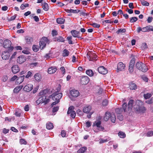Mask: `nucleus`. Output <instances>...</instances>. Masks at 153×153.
Wrapping results in <instances>:
<instances>
[{
  "label": "nucleus",
  "instance_id": "1",
  "mask_svg": "<svg viewBox=\"0 0 153 153\" xmlns=\"http://www.w3.org/2000/svg\"><path fill=\"white\" fill-rule=\"evenodd\" d=\"M109 119L112 123H115L116 119L115 115L114 113L111 114L109 112H106L104 117V120L107 121Z\"/></svg>",
  "mask_w": 153,
  "mask_h": 153
},
{
  "label": "nucleus",
  "instance_id": "2",
  "mask_svg": "<svg viewBox=\"0 0 153 153\" xmlns=\"http://www.w3.org/2000/svg\"><path fill=\"white\" fill-rule=\"evenodd\" d=\"M60 88H59L57 89V91L56 92L50 96V97H51L53 100H59L62 98V93H59Z\"/></svg>",
  "mask_w": 153,
  "mask_h": 153
},
{
  "label": "nucleus",
  "instance_id": "3",
  "mask_svg": "<svg viewBox=\"0 0 153 153\" xmlns=\"http://www.w3.org/2000/svg\"><path fill=\"white\" fill-rule=\"evenodd\" d=\"M49 40L46 37H42L39 42V45L41 49H43L46 46L47 44H49Z\"/></svg>",
  "mask_w": 153,
  "mask_h": 153
},
{
  "label": "nucleus",
  "instance_id": "4",
  "mask_svg": "<svg viewBox=\"0 0 153 153\" xmlns=\"http://www.w3.org/2000/svg\"><path fill=\"white\" fill-rule=\"evenodd\" d=\"M49 101V99L47 98L45 96H43L40 97L36 101V103L39 105L40 103H44L45 105L48 103Z\"/></svg>",
  "mask_w": 153,
  "mask_h": 153
},
{
  "label": "nucleus",
  "instance_id": "5",
  "mask_svg": "<svg viewBox=\"0 0 153 153\" xmlns=\"http://www.w3.org/2000/svg\"><path fill=\"white\" fill-rule=\"evenodd\" d=\"M87 58L90 61H94L97 60V56L94 53L89 52L87 53Z\"/></svg>",
  "mask_w": 153,
  "mask_h": 153
},
{
  "label": "nucleus",
  "instance_id": "6",
  "mask_svg": "<svg viewBox=\"0 0 153 153\" xmlns=\"http://www.w3.org/2000/svg\"><path fill=\"white\" fill-rule=\"evenodd\" d=\"M74 107L73 106H70L69 108L67 111V114H70V116L73 118H75L76 115V112L74 110Z\"/></svg>",
  "mask_w": 153,
  "mask_h": 153
},
{
  "label": "nucleus",
  "instance_id": "7",
  "mask_svg": "<svg viewBox=\"0 0 153 153\" xmlns=\"http://www.w3.org/2000/svg\"><path fill=\"white\" fill-rule=\"evenodd\" d=\"M90 80L89 77L87 76H82L80 79V83L82 85L87 84Z\"/></svg>",
  "mask_w": 153,
  "mask_h": 153
},
{
  "label": "nucleus",
  "instance_id": "8",
  "mask_svg": "<svg viewBox=\"0 0 153 153\" xmlns=\"http://www.w3.org/2000/svg\"><path fill=\"white\" fill-rule=\"evenodd\" d=\"M71 33L72 34V36L75 38H77L80 39H83L80 35V32L76 30H72L71 31Z\"/></svg>",
  "mask_w": 153,
  "mask_h": 153
},
{
  "label": "nucleus",
  "instance_id": "9",
  "mask_svg": "<svg viewBox=\"0 0 153 153\" xmlns=\"http://www.w3.org/2000/svg\"><path fill=\"white\" fill-rule=\"evenodd\" d=\"M99 73L102 74H105L108 73V71L104 66H101L98 68Z\"/></svg>",
  "mask_w": 153,
  "mask_h": 153
},
{
  "label": "nucleus",
  "instance_id": "10",
  "mask_svg": "<svg viewBox=\"0 0 153 153\" xmlns=\"http://www.w3.org/2000/svg\"><path fill=\"white\" fill-rule=\"evenodd\" d=\"M70 95L73 97H76L79 94V93L78 90L73 89L70 91Z\"/></svg>",
  "mask_w": 153,
  "mask_h": 153
},
{
  "label": "nucleus",
  "instance_id": "11",
  "mask_svg": "<svg viewBox=\"0 0 153 153\" xmlns=\"http://www.w3.org/2000/svg\"><path fill=\"white\" fill-rule=\"evenodd\" d=\"M26 58L22 55L19 56L17 59V62L19 64H22L25 61Z\"/></svg>",
  "mask_w": 153,
  "mask_h": 153
},
{
  "label": "nucleus",
  "instance_id": "12",
  "mask_svg": "<svg viewBox=\"0 0 153 153\" xmlns=\"http://www.w3.org/2000/svg\"><path fill=\"white\" fill-rule=\"evenodd\" d=\"M10 55V53L9 52L5 51L1 55L2 58L3 59L7 60L9 58Z\"/></svg>",
  "mask_w": 153,
  "mask_h": 153
},
{
  "label": "nucleus",
  "instance_id": "13",
  "mask_svg": "<svg viewBox=\"0 0 153 153\" xmlns=\"http://www.w3.org/2000/svg\"><path fill=\"white\" fill-rule=\"evenodd\" d=\"M11 45V41L8 39L5 40L3 42V47L5 48H10Z\"/></svg>",
  "mask_w": 153,
  "mask_h": 153
},
{
  "label": "nucleus",
  "instance_id": "14",
  "mask_svg": "<svg viewBox=\"0 0 153 153\" xmlns=\"http://www.w3.org/2000/svg\"><path fill=\"white\" fill-rule=\"evenodd\" d=\"M134 108L137 111L140 112H144L146 110V108L144 106L140 107L139 106L137 107H135L134 106Z\"/></svg>",
  "mask_w": 153,
  "mask_h": 153
},
{
  "label": "nucleus",
  "instance_id": "15",
  "mask_svg": "<svg viewBox=\"0 0 153 153\" xmlns=\"http://www.w3.org/2000/svg\"><path fill=\"white\" fill-rule=\"evenodd\" d=\"M33 87V85L32 84H28L24 87L23 89L26 91L29 92L32 89Z\"/></svg>",
  "mask_w": 153,
  "mask_h": 153
},
{
  "label": "nucleus",
  "instance_id": "16",
  "mask_svg": "<svg viewBox=\"0 0 153 153\" xmlns=\"http://www.w3.org/2000/svg\"><path fill=\"white\" fill-rule=\"evenodd\" d=\"M143 32L153 31V26L148 25L146 27H143Z\"/></svg>",
  "mask_w": 153,
  "mask_h": 153
},
{
  "label": "nucleus",
  "instance_id": "17",
  "mask_svg": "<svg viewBox=\"0 0 153 153\" xmlns=\"http://www.w3.org/2000/svg\"><path fill=\"white\" fill-rule=\"evenodd\" d=\"M125 65L123 64L122 62H120L117 65V70L119 71H122L125 69Z\"/></svg>",
  "mask_w": 153,
  "mask_h": 153
},
{
  "label": "nucleus",
  "instance_id": "18",
  "mask_svg": "<svg viewBox=\"0 0 153 153\" xmlns=\"http://www.w3.org/2000/svg\"><path fill=\"white\" fill-rule=\"evenodd\" d=\"M134 101L133 100H131L128 102V111H129V112H130L132 110L133 105L134 104Z\"/></svg>",
  "mask_w": 153,
  "mask_h": 153
},
{
  "label": "nucleus",
  "instance_id": "19",
  "mask_svg": "<svg viewBox=\"0 0 153 153\" xmlns=\"http://www.w3.org/2000/svg\"><path fill=\"white\" fill-rule=\"evenodd\" d=\"M101 122L100 121H98L95 122V125L98 128V129L100 131H102L104 130V127L101 126Z\"/></svg>",
  "mask_w": 153,
  "mask_h": 153
},
{
  "label": "nucleus",
  "instance_id": "20",
  "mask_svg": "<svg viewBox=\"0 0 153 153\" xmlns=\"http://www.w3.org/2000/svg\"><path fill=\"white\" fill-rule=\"evenodd\" d=\"M57 70L55 66L51 67L49 68L48 70V73L50 74L55 73Z\"/></svg>",
  "mask_w": 153,
  "mask_h": 153
},
{
  "label": "nucleus",
  "instance_id": "21",
  "mask_svg": "<svg viewBox=\"0 0 153 153\" xmlns=\"http://www.w3.org/2000/svg\"><path fill=\"white\" fill-rule=\"evenodd\" d=\"M12 70L14 74H16L19 71V68L17 65H14L13 66L12 68Z\"/></svg>",
  "mask_w": 153,
  "mask_h": 153
},
{
  "label": "nucleus",
  "instance_id": "22",
  "mask_svg": "<svg viewBox=\"0 0 153 153\" xmlns=\"http://www.w3.org/2000/svg\"><path fill=\"white\" fill-rule=\"evenodd\" d=\"M91 109V107L90 105H87L84 107L83 108V111L84 113H88Z\"/></svg>",
  "mask_w": 153,
  "mask_h": 153
},
{
  "label": "nucleus",
  "instance_id": "23",
  "mask_svg": "<svg viewBox=\"0 0 153 153\" xmlns=\"http://www.w3.org/2000/svg\"><path fill=\"white\" fill-rule=\"evenodd\" d=\"M24 77L25 76L24 75L19 77L16 81V83L18 84L22 83L24 81Z\"/></svg>",
  "mask_w": 153,
  "mask_h": 153
},
{
  "label": "nucleus",
  "instance_id": "24",
  "mask_svg": "<svg viewBox=\"0 0 153 153\" xmlns=\"http://www.w3.org/2000/svg\"><path fill=\"white\" fill-rule=\"evenodd\" d=\"M65 11L68 13H77L80 12V10H73L72 9L65 10Z\"/></svg>",
  "mask_w": 153,
  "mask_h": 153
},
{
  "label": "nucleus",
  "instance_id": "25",
  "mask_svg": "<svg viewBox=\"0 0 153 153\" xmlns=\"http://www.w3.org/2000/svg\"><path fill=\"white\" fill-rule=\"evenodd\" d=\"M23 85H20L14 88L13 90V92L16 93H18L23 88Z\"/></svg>",
  "mask_w": 153,
  "mask_h": 153
},
{
  "label": "nucleus",
  "instance_id": "26",
  "mask_svg": "<svg viewBox=\"0 0 153 153\" xmlns=\"http://www.w3.org/2000/svg\"><path fill=\"white\" fill-rule=\"evenodd\" d=\"M85 73L87 75L90 77L93 76L94 74V72L91 69L87 70Z\"/></svg>",
  "mask_w": 153,
  "mask_h": 153
},
{
  "label": "nucleus",
  "instance_id": "27",
  "mask_svg": "<svg viewBox=\"0 0 153 153\" xmlns=\"http://www.w3.org/2000/svg\"><path fill=\"white\" fill-rule=\"evenodd\" d=\"M42 7L43 9L45 11H47L48 10V4L46 2L42 4Z\"/></svg>",
  "mask_w": 153,
  "mask_h": 153
},
{
  "label": "nucleus",
  "instance_id": "28",
  "mask_svg": "<svg viewBox=\"0 0 153 153\" xmlns=\"http://www.w3.org/2000/svg\"><path fill=\"white\" fill-rule=\"evenodd\" d=\"M26 42L28 44H30L33 41V38L30 36H26L25 38Z\"/></svg>",
  "mask_w": 153,
  "mask_h": 153
},
{
  "label": "nucleus",
  "instance_id": "29",
  "mask_svg": "<svg viewBox=\"0 0 153 153\" xmlns=\"http://www.w3.org/2000/svg\"><path fill=\"white\" fill-rule=\"evenodd\" d=\"M127 107V103L124 102L123 103L122 105V108L123 109L124 112H127L128 113H130L129 111H128V108Z\"/></svg>",
  "mask_w": 153,
  "mask_h": 153
},
{
  "label": "nucleus",
  "instance_id": "30",
  "mask_svg": "<svg viewBox=\"0 0 153 153\" xmlns=\"http://www.w3.org/2000/svg\"><path fill=\"white\" fill-rule=\"evenodd\" d=\"M35 80L37 81H39L41 80L42 77L40 74H36L34 76Z\"/></svg>",
  "mask_w": 153,
  "mask_h": 153
},
{
  "label": "nucleus",
  "instance_id": "31",
  "mask_svg": "<svg viewBox=\"0 0 153 153\" xmlns=\"http://www.w3.org/2000/svg\"><path fill=\"white\" fill-rule=\"evenodd\" d=\"M129 88L131 90H133L136 89L137 87L135 84L131 82L129 84Z\"/></svg>",
  "mask_w": 153,
  "mask_h": 153
},
{
  "label": "nucleus",
  "instance_id": "32",
  "mask_svg": "<svg viewBox=\"0 0 153 153\" xmlns=\"http://www.w3.org/2000/svg\"><path fill=\"white\" fill-rule=\"evenodd\" d=\"M87 150V148L86 147H81L77 151V153H83Z\"/></svg>",
  "mask_w": 153,
  "mask_h": 153
},
{
  "label": "nucleus",
  "instance_id": "33",
  "mask_svg": "<svg viewBox=\"0 0 153 153\" xmlns=\"http://www.w3.org/2000/svg\"><path fill=\"white\" fill-rule=\"evenodd\" d=\"M65 21V19L62 18H58L56 19L57 22L59 24H62L64 23Z\"/></svg>",
  "mask_w": 153,
  "mask_h": 153
},
{
  "label": "nucleus",
  "instance_id": "34",
  "mask_svg": "<svg viewBox=\"0 0 153 153\" xmlns=\"http://www.w3.org/2000/svg\"><path fill=\"white\" fill-rule=\"evenodd\" d=\"M46 128L48 130L51 129L53 127V124L51 123H48L46 124Z\"/></svg>",
  "mask_w": 153,
  "mask_h": 153
},
{
  "label": "nucleus",
  "instance_id": "35",
  "mask_svg": "<svg viewBox=\"0 0 153 153\" xmlns=\"http://www.w3.org/2000/svg\"><path fill=\"white\" fill-rule=\"evenodd\" d=\"M153 94H151L148 93L146 94H144L143 95V97L146 100H147L150 98L152 96Z\"/></svg>",
  "mask_w": 153,
  "mask_h": 153
},
{
  "label": "nucleus",
  "instance_id": "36",
  "mask_svg": "<svg viewBox=\"0 0 153 153\" xmlns=\"http://www.w3.org/2000/svg\"><path fill=\"white\" fill-rule=\"evenodd\" d=\"M148 69L147 66L145 64H143V65L140 70L143 71V72H146Z\"/></svg>",
  "mask_w": 153,
  "mask_h": 153
},
{
  "label": "nucleus",
  "instance_id": "37",
  "mask_svg": "<svg viewBox=\"0 0 153 153\" xmlns=\"http://www.w3.org/2000/svg\"><path fill=\"white\" fill-rule=\"evenodd\" d=\"M143 64L142 62H138L136 65V68L139 70H140Z\"/></svg>",
  "mask_w": 153,
  "mask_h": 153
},
{
  "label": "nucleus",
  "instance_id": "38",
  "mask_svg": "<svg viewBox=\"0 0 153 153\" xmlns=\"http://www.w3.org/2000/svg\"><path fill=\"white\" fill-rule=\"evenodd\" d=\"M69 54V52L66 49H64L63 51L62 55L63 56H68Z\"/></svg>",
  "mask_w": 153,
  "mask_h": 153
},
{
  "label": "nucleus",
  "instance_id": "39",
  "mask_svg": "<svg viewBox=\"0 0 153 153\" xmlns=\"http://www.w3.org/2000/svg\"><path fill=\"white\" fill-rule=\"evenodd\" d=\"M126 31V30L125 29L120 28L117 31H116V33L117 34H121L123 33H125Z\"/></svg>",
  "mask_w": 153,
  "mask_h": 153
},
{
  "label": "nucleus",
  "instance_id": "40",
  "mask_svg": "<svg viewBox=\"0 0 153 153\" xmlns=\"http://www.w3.org/2000/svg\"><path fill=\"white\" fill-rule=\"evenodd\" d=\"M56 40L58 42H64L65 41L64 39L62 36H59L56 38Z\"/></svg>",
  "mask_w": 153,
  "mask_h": 153
},
{
  "label": "nucleus",
  "instance_id": "41",
  "mask_svg": "<svg viewBox=\"0 0 153 153\" xmlns=\"http://www.w3.org/2000/svg\"><path fill=\"white\" fill-rule=\"evenodd\" d=\"M118 136L121 138H124L126 137V134L125 133L122 132L120 131L118 133Z\"/></svg>",
  "mask_w": 153,
  "mask_h": 153
},
{
  "label": "nucleus",
  "instance_id": "42",
  "mask_svg": "<svg viewBox=\"0 0 153 153\" xmlns=\"http://www.w3.org/2000/svg\"><path fill=\"white\" fill-rule=\"evenodd\" d=\"M48 92V91L47 89H44L40 91L39 94L40 95H42L46 94Z\"/></svg>",
  "mask_w": 153,
  "mask_h": 153
},
{
  "label": "nucleus",
  "instance_id": "43",
  "mask_svg": "<svg viewBox=\"0 0 153 153\" xmlns=\"http://www.w3.org/2000/svg\"><path fill=\"white\" fill-rule=\"evenodd\" d=\"M135 60V58H133L130 61L129 66L134 67V65Z\"/></svg>",
  "mask_w": 153,
  "mask_h": 153
},
{
  "label": "nucleus",
  "instance_id": "44",
  "mask_svg": "<svg viewBox=\"0 0 153 153\" xmlns=\"http://www.w3.org/2000/svg\"><path fill=\"white\" fill-rule=\"evenodd\" d=\"M138 20L137 17H133L130 18V22L131 23H134L136 22Z\"/></svg>",
  "mask_w": 153,
  "mask_h": 153
},
{
  "label": "nucleus",
  "instance_id": "45",
  "mask_svg": "<svg viewBox=\"0 0 153 153\" xmlns=\"http://www.w3.org/2000/svg\"><path fill=\"white\" fill-rule=\"evenodd\" d=\"M39 46H38L33 45V50L35 52H37L38 51L39 49Z\"/></svg>",
  "mask_w": 153,
  "mask_h": 153
},
{
  "label": "nucleus",
  "instance_id": "46",
  "mask_svg": "<svg viewBox=\"0 0 153 153\" xmlns=\"http://www.w3.org/2000/svg\"><path fill=\"white\" fill-rule=\"evenodd\" d=\"M141 2L143 5L148 6L149 5V3L144 0H141Z\"/></svg>",
  "mask_w": 153,
  "mask_h": 153
},
{
  "label": "nucleus",
  "instance_id": "47",
  "mask_svg": "<svg viewBox=\"0 0 153 153\" xmlns=\"http://www.w3.org/2000/svg\"><path fill=\"white\" fill-rule=\"evenodd\" d=\"M110 140L109 138L108 137L107 139H102L100 140V143H104L107 142Z\"/></svg>",
  "mask_w": 153,
  "mask_h": 153
},
{
  "label": "nucleus",
  "instance_id": "48",
  "mask_svg": "<svg viewBox=\"0 0 153 153\" xmlns=\"http://www.w3.org/2000/svg\"><path fill=\"white\" fill-rule=\"evenodd\" d=\"M153 135V131L151 130L149 131L146 134V136L148 137H151Z\"/></svg>",
  "mask_w": 153,
  "mask_h": 153
},
{
  "label": "nucleus",
  "instance_id": "49",
  "mask_svg": "<svg viewBox=\"0 0 153 153\" xmlns=\"http://www.w3.org/2000/svg\"><path fill=\"white\" fill-rule=\"evenodd\" d=\"M29 4H21L20 8L22 10H24L25 7H28Z\"/></svg>",
  "mask_w": 153,
  "mask_h": 153
},
{
  "label": "nucleus",
  "instance_id": "50",
  "mask_svg": "<svg viewBox=\"0 0 153 153\" xmlns=\"http://www.w3.org/2000/svg\"><path fill=\"white\" fill-rule=\"evenodd\" d=\"M145 102L149 104H152L153 103V97L151 98L150 99L145 101Z\"/></svg>",
  "mask_w": 153,
  "mask_h": 153
},
{
  "label": "nucleus",
  "instance_id": "51",
  "mask_svg": "<svg viewBox=\"0 0 153 153\" xmlns=\"http://www.w3.org/2000/svg\"><path fill=\"white\" fill-rule=\"evenodd\" d=\"M67 39L68 41V42L70 44H73V42L72 41V37L71 36H68L67 37Z\"/></svg>",
  "mask_w": 153,
  "mask_h": 153
},
{
  "label": "nucleus",
  "instance_id": "52",
  "mask_svg": "<svg viewBox=\"0 0 153 153\" xmlns=\"http://www.w3.org/2000/svg\"><path fill=\"white\" fill-rule=\"evenodd\" d=\"M20 143L21 144H27L26 141L25 140L21 139L20 140Z\"/></svg>",
  "mask_w": 153,
  "mask_h": 153
},
{
  "label": "nucleus",
  "instance_id": "53",
  "mask_svg": "<svg viewBox=\"0 0 153 153\" xmlns=\"http://www.w3.org/2000/svg\"><path fill=\"white\" fill-rule=\"evenodd\" d=\"M61 134L62 137H65L66 136V132L64 130H62L61 131Z\"/></svg>",
  "mask_w": 153,
  "mask_h": 153
},
{
  "label": "nucleus",
  "instance_id": "54",
  "mask_svg": "<svg viewBox=\"0 0 153 153\" xmlns=\"http://www.w3.org/2000/svg\"><path fill=\"white\" fill-rule=\"evenodd\" d=\"M117 118L120 120V121L123 120V116L120 114H119L117 116Z\"/></svg>",
  "mask_w": 153,
  "mask_h": 153
},
{
  "label": "nucleus",
  "instance_id": "55",
  "mask_svg": "<svg viewBox=\"0 0 153 153\" xmlns=\"http://www.w3.org/2000/svg\"><path fill=\"white\" fill-rule=\"evenodd\" d=\"M153 19V18L152 17L149 16L148 17L147 21L148 23H150L152 22Z\"/></svg>",
  "mask_w": 153,
  "mask_h": 153
},
{
  "label": "nucleus",
  "instance_id": "56",
  "mask_svg": "<svg viewBox=\"0 0 153 153\" xmlns=\"http://www.w3.org/2000/svg\"><path fill=\"white\" fill-rule=\"evenodd\" d=\"M59 108V107L56 106V107H54L52 110V111L53 113L55 112L58 111Z\"/></svg>",
  "mask_w": 153,
  "mask_h": 153
},
{
  "label": "nucleus",
  "instance_id": "57",
  "mask_svg": "<svg viewBox=\"0 0 153 153\" xmlns=\"http://www.w3.org/2000/svg\"><path fill=\"white\" fill-rule=\"evenodd\" d=\"M108 104V101L106 100H104L102 102V105L103 106H106Z\"/></svg>",
  "mask_w": 153,
  "mask_h": 153
},
{
  "label": "nucleus",
  "instance_id": "58",
  "mask_svg": "<svg viewBox=\"0 0 153 153\" xmlns=\"http://www.w3.org/2000/svg\"><path fill=\"white\" fill-rule=\"evenodd\" d=\"M142 78L145 82H147L148 81V79L145 76H142Z\"/></svg>",
  "mask_w": 153,
  "mask_h": 153
},
{
  "label": "nucleus",
  "instance_id": "59",
  "mask_svg": "<svg viewBox=\"0 0 153 153\" xmlns=\"http://www.w3.org/2000/svg\"><path fill=\"white\" fill-rule=\"evenodd\" d=\"M92 26L94 27L99 28L100 27V25L96 23H94L92 24Z\"/></svg>",
  "mask_w": 153,
  "mask_h": 153
},
{
  "label": "nucleus",
  "instance_id": "60",
  "mask_svg": "<svg viewBox=\"0 0 153 153\" xmlns=\"http://www.w3.org/2000/svg\"><path fill=\"white\" fill-rule=\"evenodd\" d=\"M52 34L53 36H56L57 35V32L55 30H53L52 31Z\"/></svg>",
  "mask_w": 153,
  "mask_h": 153
},
{
  "label": "nucleus",
  "instance_id": "61",
  "mask_svg": "<svg viewBox=\"0 0 153 153\" xmlns=\"http://www.w3.org/2000/svg\"><path fill=\"white\" fill-rule=\"evenodd\" d=\"M56 101L53 102L52 104H51V106L52 107H53V105H56L57 104L58 102H59V100H55Z\"/></svg>",
  "mask_w": 153,
  "mask_h": 153
},
{
  "label": "nucleus",
  "instance_id": "62",
  "mask_svg": "<svg viewBox=\"0 0 153 153\" xmlns=\"http://www.w3.org/2000/svg\"><path fill=\"white\" fill-rule=\"evenodd\" d=\"M17 78V76H16L14 75L10 79V80L11 81H14Z\"/></svg>",
  "mask_w": 153,
  "mask_h": 153
},
{
  "label": "nucleus",
  "instance_id": "63",
  "mask_svg": "<svg viewBox=\"0 0 153 153\" xmlns=\"http://www.w3.org/2000/svg\"><path fill=\"white\" fill-rule=\"evenodd\" d=\"M8 79V77L6 76H4L3 77L2 81L4 82H6Z\"/></svg>",
  "mask_w": 153,
  "mask_h": 153
},
{
  "label": "nucleus",
  "instance_id": "64",
  "mask_svg": "<svg viewBox=\"0 0 153 153\" xmlns=\"http://www.w3.org/2000/svg\"><path fill=\"white\" fill-rule=\"evenodd\" d=\"M86 125L87 127H89L91 125V123L90 121H87L86 122Z\"/></svg>",
  "mask_w": 153,
  "mask_h": 153
}]
</instances>
